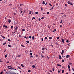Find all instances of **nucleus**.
<instances>
[{
	"instance_id": "1",
	"label": "nucleus",
	"mask_w": 74,
	"mask_h": 74,
	"mask_svg": "<svg viewBox=\"0 0 74 74\" xmlns=\"http://www.w3.org/2000/svg\"><path fill=\"white\" fill-rule=\"evenodd\" d=\"M3 27H5V28H8V26H5V25H3Z\"/></svg>"
},
{
	"instance_id": "2",
	"label": "nucleus",
	"mask_w": 74,
	"mask_h": 74,
	"mask_svg": "<svg viewBox=\"0 0 74 74\" xmlns=\"http://www.w3.org/2000/svg\"><path fill=\"white\" fill-rule=\"evenodd\" d=\"M70 57V56L68 55L67 56H66V58H68V57Z\"/></svg>"
},
{
	"instance_id": "3",
	"label": "nucleus",
	"mask_w": 74,
	"mask_h": 74,
	"mask_svg": "<svg viewBox=\"0 0 74 74\" xmlns=\"http://www.w3.org/2000/svg\"><path fill=\"white\" fill-rule=\"evenodd\" d=\"M61 40L62 41L63 43H64V40L63 39H62Z\"/></svg>"
},
{
	"instance_id": "4",
	"label": "nucleus",
	"mask_w": 74,
	"mask_h": 74,
	"mask_svg": "<svg viewBox=\"0 0 74 74\" xmlns=\"http://www.w3.org/2000/svg\"><path fill=\"white\" fill-rule=\"evenodd\" d=\"M57 66H60V67H61L62 66L61 65L59 64H57Z\"/></svg>"
},
{
	"instance_id": "5",
	"label": "nucleus",
	"mask_w": 74,
	"mask_h": 74,
	"mask_svg": "<svg viewBox=\"0 0 74 74\" xmlns=\"http://www.w3.org/2000/svg\"><path fill=\"white\" fill-rule=\"evenodd\" d=\"M8 22H9V23H11V20H10V19H8Z\"/></svg>"
},
{
	"instance_id": "6",
	"label": "nucleus",
	"mask_w": 74,
	"mask_h": 74,
	"mask_svg": "<svg viewBox=\"0 0 74 74\" xmlns=\"http://www.w3.org/2000/svg\"><path fill=\"white\" fill-rule=\"evenodd\" d=\"M59 59H62V57H61V56H60V55H59Z\"/></svg>"
},
{
	"instance_id": "7",
	"label": "nucleus",
	"mask_w": 74,
	"mask_h": 74,
	"mask_svg": "<svg viewBox=\"0 0 74 74\" xmlns=\"http://www.w3.org/2000/svg\"><path fill=\"white\" fill-rule=\"evenodd\" d=\"M21 66L22 67H24V66H23V64H21Z\"/></svg>"
},
{
	"instance_id": "8",
	"label": "nucleus",
	"mask_w": 74,
	"mask_h": 74,
	"mask_svg": "<svg viewBox=\"0 0 74 74\" xmlns=\"http://www.w3.org/2000/svg\"><path fill=\"white\" fill-rule=\"evenodd\" d=\"M7 44V43L6 42H5V43H3V45H5V44Z\"/></svg>"
},
{
	"instance_id": "9",
	"label": "nucleus",
	"mask_w": 74,
	"mask_h": 74,
	"mask_svg": "<svg viewBox=\"0 0 74 74\" xmlns=\"http://www.w3.org/2000/svg\"><path fill=\"white\" fill-rule=\"evenodd\" d=\"M45 1H43V2H42V4H45Z\"/></svg>"
},
{
	"instance_id": "10",
	"label": "nucleus",
	"mask_w": 74,
	"mask_h": 74,
	"mask_svg": "<svg viewBox=\"0 0 74 74\" xmlns=\"http://www.w3.org/2000/svg\"><path fill=\"white\" fill-rule=\"evenodd\" d=\"M41 49L42 50H45V48H42Z\"/></svg>"
},
{
	"instance_id": "11",
	"label": "nucleus",
	"mask_w": 74,
	"mask_h": 74,
	"mask_svg": "<svg viewBox=\"0 0 74 74\" xmlns=\"http://www.w3.org/2000/svg\"><path fill=\"white\" fill-rule=\"evenodd\" d=\"M12 67V66H7V68H9V67Z\"/></svg>"
},
{
	"instance_id": "12",
	"label": "nucleus",
	"mask_w": 74,
	"mask_h": 74,
	"mask_svg": "<svg viewBox=\"0 0 74 74\" xmlns=\"http://www.w3.org/2000/svg\"><path fill=\"white\" fill-rule=\"evenodd\" d=\"M26 42L27 44H29V41L28 40H27L26 41Z\"/></svg>"
},
{
	"instance_id": "13",
	"label": "nucleus",
	"mask_w": 74,
	"mask_h": 74,
	"mask_svg": "<svg viewBox=\"0 0 74 74\" xmlns=\"http://www.w3.org/2000/svg\"><path fill=\"white\" fill-rule=\"evenodd\" d=\"M18 29V26H17L15 28V30H17Z\"/></svg>"
},
{
	"instance_id": "14",
	"label": "nucleus",
	"mask_w": 74,
	"mask_h": 74,
	"mask_svg": "<svg viewBox=\"0 0 74 74\" xmlns=\"http://www.w3.org/2000/svg\"><path fill=\"white\" fill-rule=\"evenodd\" d=\"M52 38L51 37H49V40H51V39H52Z\"/></svg>"
},
{
	"instance_id": "15",
	"label": "nucleus",
	"mask_w": 74,
	"mask_h": 74,
	"mask_svg": "<svg viewBox=\"0 0 74 74\" xmlns=\"http://www.w3.org/2000/svg\"><path fill=\"white\" fill-rule=\"evenodd\" d=\"M56 30V29H55L53 31V32H55Z\"/></svg>"
},
{
	"instance_id": "16",
	"label": "nucleus",
	"mask_w": 74,
	"mask_h": 74,
	"mask_svg": "<svg viewBox=\"0 0 74 74\" xmlns=\"http://www.w3.org/2000/svg\"><path fill=\"white\" fill-rule=\"evenodd\" d=\"M64 72V70H62V73H63Z\"/></svg>"
},
{
	"instance_id": "17",
	"label": "nucleus",
	"mask_w": 74,
	"mask_h": 74,
	"mask_svg": "<svg viewBox=\"0 0 74 74\" xmlns=\"http://www.w3.org/2000/svg\"><path fill=\"white\" fill-rule=\"evenodd\" d=\"M67 3L69 4H70V1H68Z\"/></svg>"
},
{
	"instance_id": "18",
	"label": "nucleus",
	"mask_w": 74,
	"mask_h": 74,
	"mask_svg": "<svg viewBox=\"0 0 74 74\" xmlns=\"http://www.w3.org/2000/svg\"><path fill=\"white\" fill-rule=\"evenodd\" d=\"M70 5H73V3H71L70 4Z\"/></svg>"
},
{
	"instance_id": "19",
	"label": "nucleus",
	"mask_w": 74,
	"mask_h": 74,
	"mask_svg": "<svg viewBox=\"0 0 74 74\" xmlns=\"http://www.w3.org/2000/svg\"><path fill=\"white\" fill-rule=\"evenodd\" d=\"M44 18H45V17H43L41 18V19H44Z\"/></svg>"
},
{
	"instance_id": "20",
	"label": "nucleus",
	"mask_w": 74,
	"mask_h": 74,
	"mask_svg": "<svg viewBox=\"0 0 74 74\" xmlns=\"http://www.w3.org/2000/svg\"><path fill=\"white\" fill-rule=\"evenodd\" d=\"M13 26H12L11 27V29H13Z\"/></svg>"
},
{
	"instance_id": "21",
	"label": "nucleus",
	"mask_w": 74,
	"mask_h": 74,
	"mask_svg": "<svg viewBox=\"0 0 74 74\" xmlns=\"http://www.w3.org/2000/svg\"><path fill=\"white\" fill-rule=\"evenodd\" d=\"M8 41H11V40H10V39H8Z\"/></svg>"
},
{
	"instance_id": "22",
	"label": "nucleus",
	"mask_w": 74,
	"mask_h": 74,
	"mask_svg": "<svg viewBox=\"0 0 74 74\" xmlns=\"http://www.w3.org/2000/svg\"><path fill=\"white\" fill-rule=\"evenodd\" d=\"M68 68H70V65H68Z\"/></svg>"
},
{
	"instance_id": "23",
	"label": "nucleus",
	"mask_w": 74,
	"mask_h": 74,
	"mask_svg": "<svg viewBox=\"0 0 74 74\" xmlns=\"http://www.w3.org/2000/svg\"><path fill=\"white\" fill-rule=\"evenodd\" d=\"M41 56L42 58H44V56H42V54L41 55Z\"/></svg>"
},
{
	"instance_id": "24",
	"label": "nucleus",
	"mask_w": 74,
	"mask_h": 74,
	"mask_svg": "<svg viewBox=\"0 0 74 74\" xmlns=\"http://www.w3.org/2000/svg\"><path fill=\"white\" fill-rule=\"evenodd\" d=\"M29 55H31V56L32 55V53H30L29 54Z\"/></svg>"
},
{
	"instance_id": "25",
	"label": "nucleus",
	"mask_w": 74,
	"mask_h": 74,
	"mask_svg": "<svg viewBox=\"0 0 74 74\" xmlns=\"http://www.w3.org/2000/svg\"><path fill=\"white\" fill-rule=\"evenodd\" d=\"M53 7H54V6H53V7L51 8L50 10H53Z\"/></svg>"
},
{
	"instance_id": "26",
	"label": "nucleus",
	"mask_w": 74,
	"mask_h": 74,
	"mask_svg": "<svg viewBox=\"0 0 74 74\" xmlns=\"http://www.w3.org/2000/svg\"><path fill=\"white\" fill-rule=\"evenodd\" d=\"M62 62H64V60H62Z\"/></svg>"
},
{
	"instance_id": "27",
	"label": "nucleus",
	"mask_w": 74,
	"mask_h": 74,
	"mask_svg": "<svg viewBox=\"0 0 74 74\" xmlns=\"http://www.w3.org/2000/svg\"><path fill=\"white\" fill-rule=\"evenodd\" d=\"M13 69V68H12V67L9 68H8V69Z\"/></svg>"
},
{
	"instance_id": "28",
	"label": "nucleus",
	"mask_w": 74,
	"mask_h": 74,
	"mask_svg": "<svg viewBox=\"0 0 74 74\" xmlns=\"http://www.w3.org/2000/svg\"><path fill=\"white\" fill-rule=\"evenodd\" d=\"M32 66L33 68H34V67H35V66H34V65H32Z\"/></svg>"
},
{
	"instance_id": "29",
	"label": "nucleus",
	"mask_w": 74,
	"mask_h": 74,
	"mask_svg": "<svg viewBox=\"0 0 74 74\" xmlns=\"http://www.w3.org/2000/svg\"><path fill=\"white\" fill-rule=\"evenodd\" d=\"M62 22H63V20H62L60 22V23H62Z\"/></svg>"
},
{
	"instance_id": "30",
	"label": "nucleus",
	"mask_w": 74,
	"mask_h": 74,
	"mask_svg": "<svg viewBox=\"0 0 74 74\" xmlns=\"http://www.w3.org/2000/svg\"><path fill=\"white\" fill-rule=\"evenodd\" d=\"M22 31H25V29H23L22 30Z\"/></svg>"
},
{
	"instance_id": "31",
	"label": "nucleus",
	"mask_w": 74,
	"mask_h": 74,
	"mask_svg": "<svg viewBox=\"0 0 74 74\" xmlns=\"http://www.w3.org/2000/svg\"><path fill=\"white\" fill-rule=\"evenodd\" d=\"M47 14H49V12H47Z\"/></svg>"
},
{
	"instance_id": "32",
	"label": "nucleus",
	"mask_w": 74,
	"mask_h": 74,
	"mask_svg": "<svg viewBox=\"0 0 74 74\" xmlns=\"http://www.w3.org/2000/svg\"><path fill=\"white\" fill-rule=\"evenodd\" d=\"M41 40H42V41H44V39H43V38H42Z\"/></svg>"
},
{
	"instance_id": "33",
	"label": "nucleus",
	"mask_w": 74,
	"mask_h": 74,
	"mask_svg": "<svg viewBox=\"0 0 74 74\" xmlns=\"http://www.w3.org/2000/svg\"><path fill=\"white\" fill-rule=\"evenodd\" d=\"M60 27H62V25H60Z\"/></svg>"
},
{
	"instance_id": "34",
	"label": "nucleus",
	"mask_w": 74,
	"mask_h": 74,
	"mask_svg": "<svg viewBox=\"0 0 74 74\" xmlns=\"http://www.w3.org/2000/svg\"><path fill=\"white\" fill-rule=\"evenodd\" d=\"M8 47H11V45H8Z\"/></svg>"
},
{
	"instance_id": "35",
	"label": "nucleus",
	"mask_w": 74,
	"mask_h": 74,
	"mask_svg": "<svg viewBox=\"0 0 74 74\" xmlns=\"http://www.w3.org/2000/svg\"><path fill=\"white\" fill-rule=\"evenodd\" d=\"M34 36H33L32 37V40H34Z\"/></svg>"
},
{
	"instance_id": "36",
	"label": "nucleus",
	"mask_w": 74,
	"mask_h": 74,
	"mask_svg": "<svg viewBox=\"0 0 74 74\" xmlns=\"http://www.w3.org/2000/svg\"><path fill=\"white\" fill-rule=\"evenodd\" d=\"M5 57H6V58H7V55H5L4 56Z\"/></svg>"
},
{
	"instance_id": "37",
	"label": "nucleus",
	"mask_w": 74,
	"mask_h": 74,
	"mask_svg": "<svg viewBox=\"0 0 74 74\" xmlns=\"http://www.w3.org/2000/svg\"><path fill=\"white\" fill-rule=\"evenodd\" d=\"M49 5H50V6H52V5L51 4V3H49Z\"/></svg>"
},
{
	"instance_id": "38",
	"label": "nucleus",
	"mask_w": 74,
	"mask_h": 74,
	"mask_svg": "<svg viewBox=\"0 0 74 74\" xmlns=\"http://www.w3.org/2000/svg\"><path fill=\"white\" fill-rule=\"evenodd\" d=\"M57 40H59V38H59V37H57Z\"/></svg>"
},
{
	"instance_id": "39",
	"label": "nucleus",
	"mask_w": 74,
	"mask_h": 74,
	"mask_svg": "<svg viewBox=\"0 0 74 74\" xmlns=\"http://www.w3.org/2000/svg\"><path fill=\"white\" fill-rule=\"evenodd\" d=\"M33 19H35V17H33L32 19V20H33Z\"/></svg>"
},
{
	"instance_id": "40",
	"label": "nucleus",
	"mask_w": 74,
	"mask_h": 74,
	"mask_svg": "<svg viewBox=\"0 0 74 74\" xmlns=\"http://www.w3.org/2000/svg\"><path fill=\"white\" fill-rule=\"evenodd\" d=\"M62 53H64V50H62Z\"/></svg>"
},
{
	"instance_id": "41",
	"label": "nucleus",
	"mask_w": 74,
	"mask_h": 74,
	"mask_svg": "<svg viewBox=\"0 0 74 74\" xmlns=\"http://www.w3.org/2000/svg\"><path fill=\"white\" fill-rule=\"evenodd\" d=\"M66 42L68 43L69 42V40H67L66 41Z\"/></svg>"
},
{
	"instance_id": "42",
	"label": "nucleus",
	"mask_w": 74,
	"mask_h": 74,
	"mask_svg": "<svg viewBox=\"0 0 74 74\" xmlns=\"http://www.w3.org/2000/svg\"><path fill=\"white\" fill-rule=\"evenodd\" d=\"M45 40H47V37H45Z\"/></svg>"
},
{
	"instance_id": "43",
	"label": "nucleus",
	"mask_w": 74,
	"mask_h": 74,
	"mask_svg": "<svg viewBox=\"0 0 74 74\" xmlns=\"http://www.w3.org/2000/svg\"><path fill=\"white\" fill-rule=\"evenodd\" d=\"M38 21L40 22V21H41V19L39 18Z\"/></svg>"
},
{
	"instance_id": "44",
	"label": "nucleus",
	"mask_w": 74,
	"mask_h": 74,
	"mask_svg": "<svg viewBox=\"0 0 74 74\" xmlns=\"http://www.w3.org/2000/svg\"><path fill=\"white\" fill-rule=\"evenodd\" d=\"M22 5H23V4H20V7H21V6H22Z\"/></svg>"
},
{
	"instance_id": "45",
	"label": "nucleus",
	"mask_w": 74,
	"mask_h": 74,
	"mask_svg": "<svg viewBox=\"0 0 74 74\" xmlns=\"http://www.w3.org/2000/svg\"><path fill=\"white\" fill-rule=\"evenodd\" d=\"M29 37L30 38H32V36H29Z\"/></svg>"
},
{
	"instance_id": "46",
	"label": "nucleus",
	"mask_w": 74,
	"mask_h": 74,
	"mask_svg": "<svg viewBox=\"0 0 74 74\" xmlns=\"http://www.w3.org/2000/svg\"><path fill=\"white\" fill-rule=\"evenodd\" d=\"M18 68H19V69H21V67H20V66L18 67Z\"/></svg>"
},
{
	"instance_id": "47",
	"label": "nucleus",
	"mask_w": 74,
	"mask_h": 74,
	"mask_svg": "<svg viewBox=\"0 0 74 74\" xmlns=\"http://www.w3.org/2000/svg\"><path fill=\"white\" fill-rule=\"evenodd\" d=\"M53 25H55L56 24V23H53Z\"/></svg>"
},
{
	"instance_id": "48",
	"label": "nucleus",
	"mask_w": 74,
	"mask_h": 74,
	"mask_svg": "<svg viewBox=\"0 0 74 74\" xmlns=\"http://www.w3.org/2000/svg\"><path fill=\"white\" fill-rule=\"evenodd\" d=\"M52 70H53V71H55V69H54V68H53L52 69Z\"/></svg>"
},
{
	"instance_id": "49",
	"label": "nucleus",
	"mask_w": 74,
	"mask_h": 74,
	"mask_svg": "<svg viewBox=\"0 0 74 74\" xmlns=\"http://www.w3.org/2000/svg\"><path fill=\"white\" fill-rule=\"evenodd\" d=\"M35 14H38V12H35Z\"/></svg>"
},
{
	"instance_id": "50",
	"label": "nucleus",
	"mask_w": 74,
	"mask_h": 74,
	"mask_svg": "<svg viewBox=\"0 0 74 74\" xmlns=\"http://www.w3.org/2000/svg\"><path fill=\"white\" fill-rule=\"evenodd\" d=\"M31 71H30V70H29L28 71V72H29V73H30V72Z\"/></svg>"
},
{
	"instance_id": "51",
	"label": "nucleus",
	"mask_w": 74,
	"mask_h": 74,
	"mask_svg": "<svg viewBox=\"0 0 74 74\" xmlns=\"http://www.w3.org/2000/svg\"><path fill=\"white\" fill-rule=\"evenodd\" d=\"M17 7L19 8V5H17Z\"/></svg>"
},
{
	"instance_id": "52",
	"label": "nucleus",
	"mask_w": 74,
	"mask_h": 74,
	"mask_svg": "<svg viewBox=\"0 0 74 74\" xmlns=\"http://www.w3.org/2000/svg\"><path fill=\"white\" fill-rule=\"evenodd\" d=\"M12 4L10 3L9 5L11 6L12 5Z\"/></svg>"
},
{
	"instance_id": "53",
	"label": "nucleus",
	"mask_w": 74,
	"mask_h": 74,
	"mask_svg": "<svg viewBox=\"0 0 74 74\" xmlns=\"http://www.w3.org/2000/svg\"><path fill=\"white\" fill-rule=\"evenodd\" d=\"M19 37H20V38H21V35H19Z\"/></svg>"
},
{
	"instance_id": "54",
	"label": "nucleus",
	"mask_w": 74,
	"mask_h": 74,
	"mask_svg": "<svg viewBox=\"0 0 74 74\" xmlns=\"http://www.w3.org/2000/svg\"><path fill=\"white\" fill-rule=\"evenodd\" d=\"M30 58H33V56H31Z\"/></svg>"
},
{
	"instance_id": "55",
	"label": "nucleus",
	"mask_w": 74,
	"mask_h": 74,
	"mask_svg": "<svg viewBox=\"0 0 74 74\" xmlns=\"http://www.w3.org/2000/svg\"><path fill=\"white\" fill-rule=\"evenodd\" d=\"M10 63V62L8 61L6 63Z\"/></svg>"
},
{
	"instance_id": "56",
	"label": "nucleus",
	"mask_w": 74,
	"mask_h": 74,
	"mask_svg": "<svg viewBox=\"0 0 74 74\" xmlns=\"http://www.w3.org/2000/svg\"><path fill=\"white\" fill-rule=\"evenodd\" d=\"M31 13H32L31 12H30V11H29V15H30V14H31Z\"/></svg>"
},
{
	"instance_id": "57",
	"label": "nucleus",
	"mask_w": 74,
	"mask_h": 74,
	"mask_svg": "<svg viewBox=\"0 0 74 74\" xmlns=\"http://www.w3.org/2000/svg\"><path fill=\"white\" fill-rule=\"evenodd\" d=\"M17 56L18 57H20V56H21V55H20Z\"/></svg>"
},
{
	"instance_id": "58",
	"label": "nucleus",
	"mask_w": 74,
	"mask_h": 74,
	"mask_svg": "<svg viewBox=\"0 0 74 74\" xmlns=\"http://www.w3.org/2000/svg\"><path fill=\"white\" fill-rule=\"evenodd\" d=\"M41 11H42V7L41 8Z\"/></svg>"
},
{
	"instance_id": "59",
	"label": "nucleus",
	"mask_w": 74,
	"mask_h": 74,
	"mask_svg": "<svg viewBox=\"0 0 74 74\" xmlns=\"http://www.w3.org/2000/svg\"><path fill=\"white\" fill-rule=\"evenodd\" d=\"M3 38L4 39V38H5V37L4 36H3Z\"/></svg>"
},
{
	"instance_id": "60",
	"label": "nucleus",
	"mask_w": 74,
	"mask_h": 74,
	"mask_svg": "<svg viewBox=\"0 0 74 74\" xmlns=\"http://www.w3.org/2000/svg\"><path fill=\"white\" fill-rule=\"evenodd\" d=\"M3 74V71H2L0 73V74Z\"/></svg>"
},
{
	"instance_id": "61",
	"label": "nucleus",
	"mask_w": 74,
	"mask_h": 74,
	"mask_svg": "<svg viewBox=\"0 0 74 74\" xmlns=\"http://www.w3.org/2000/svg\"><path fill=\"white\" fill-rule=\"evenodd\" d=\"M69 64H70V65H71V63L70 62L69 63Z\"/></svg>"
},
{
	"instance_id": "62",
	"label": "nucleus",
	"mask_w": 74,
	"mask_h": 74,
	"mask_svg": "<svg viewBox=\"0 0 74 74\" xmlns=\"http://www.w3.org/2000/svg\"><path fill=\"white\" fill-rule=\"evenodd\" d=\"M63 53H62V52L61 53V55H63V54H64Z\"/></svg>"
},
{
	"instance_id": "63",
	"label": "nucleus",
	"mask_w": 74,
	"mask_h": 74,
	"mask_svg": "<svg viewBox=\"0 0 74 74\" xmlns=\"http://www.w3.org/2000/svg\"><path fill=\"white\" fill-rule=\"evenodd\" d=\"M60 71H58V73H60Z\"/></svg>"
},
{
	"instance_id": "64",
	"label": "nucleus",
	"mask_w": 74,
	"mask_h": 74,
	"mask_svg": "<svg viewBox=\"0 0 74 74\" xmlns=\"http://www.w3.org/2000/svg\"><path fill=\"white\" fill-rule=\"evenodd\" d=\"M72 70H73V71H74V69L73 68Z\"/></svg>"
}]
</instances>
